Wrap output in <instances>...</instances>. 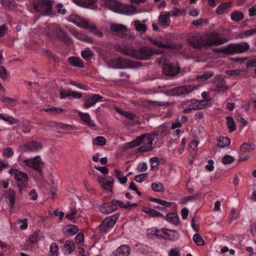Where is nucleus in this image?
Here are the masks:
<instances>
[{"mask_svg":"<svg viewBox=\"0 0 256 256\" xmlns=\"http://www.w3.org/2000/svg\"><path fill=\"white\" fill-rule=\"evenodd\" d=\"M228 40L222 36L220 34L212 32L200 37H196L191 42L194 48H198L211 44H221L228 42Z\"/></svg>","mask_w":256,"mask_h":256,"instance_id":"nucleus-1","label":"nucleus"},{"mask_svg":"<svg viewBox=\"0 0 256 256\" xmlns=\"http://www.w3.org/2000/svg\"><path fill=\"white\" fill-rule=\"evenodd\" d=\"M118 51L132 58L143 60L149 59L154 53L156 52L150 48L142 47L136 48L130 46H122L119 48Z\"/></svg>","mask_w":256,"mask_h":256,"instance_id":"nucleus-2","label":"nucleus"},{"mask_svg":"<svg viewBox=\"0 0 256 256\" xmlns=\"http://www.w3.org/2000/svg\"><path fill=\"white\" fill-rule=\"evenodd\" d=\"M159 66L162 68L163 72L168 76H174L178 74L180 68L177 63L174 60H172L166 56H162L157 60Z\"/></svg>","mask_w":256,"mask_h":256,"instance_id":"nucleus-3","label":"nucleus"},{"mask_svg":"<svg viewBox=\"0 0 256 256\" xmlns=\"http://www.w3.org/2000/svg\"><path fill=\"white\" fill-rule=\"evenodd\" d=\"M18 162L23 167L32 168L38 172H40L43 166V162L40 156H36L33 158H26L20 156H18Z\"/></svg>","mask_w":256,"mask_h":256,"instance_id":"nucleus-4","label":"nucleus"},{"mask_svg":"<svg viewBox=\"0 0 256 256\" xmlns=\"http://www.w3.org/2000/svg\"><path fill=\"white\" fill-rule=\"evenodd\" d=\"M9 173L14 177L20 191L27 186L28 179L26 173L15 168L10 169Z\"/></svg>","mask_w":256,"mask_h":256,"instance_id":"nucleus-5","label":"nucleus"},{"mask_svg":"<svg viewBox=\"0 0 256 256\" xmlns=\"http://www.w3.org/2000/svg\"><path fill=\"white\" fill-rule=\"evenodd\" d=\"M250 48L249 44L246 42L230 44L227 46L220 49V51L225 54L244 52Z\"/></svg>","mask_w":256,"mask_h":256,"instance_id":"nucleus-6","label":"nucleus"},{"mask_svg":"<svg viewBox=\"0 0 256 256\" xmlns=\"http://www.w3.org/2000/svg\"><path fill=\"white\" fill-rule=\"evenodd\" d=\"M52 2L49 0H40L34 4L36 10L40 12L44 15H50L51 14Z\"/></svg>","mask_w":256,"mask_h":256,"instance_id":"nucleus-7","label":"nucleus"},{"mask_svg":"<svg viewBox=\"0 0 256 256\" xmlns=\"http://www.w3.org/2000/svg\"><path fill=\"white\" fill-rule=\"evenodd\" d=\"M142 146L139 148V150L142 152H148L153 148L152 144L155 140L157 139L156 136L154 134L148 135L144 134Z\"/></svg>","mask_w":256,"mask_h":256,"instance_id":"nucleus-8","label":"nucleus"},{"mask_svg":"<svg viewBox=\"0 0 256 256\" xmlns=\"http://www.w3.org/2000/svg\"><path fill=\"white\" fill-rule=\"evenodd\" d=\"M97 180L104 190L112 191L114 182V179L112 177L99 176L97 177Z\"/></svg>","mask_w":256,"mask_h":256,"instance_id":"nucleus-9","label":"nucleus"},{"mask_svg":"<svg viewBox=\"0 0 256 256\" xmlns=\"http://www.w3.org/2000/svg\"><path fill=\"white\" fill-rule=\"evenodd\" d=\"M118 216L114 215L105 218L100 226V230L104 232H108L114 226Z\"/></svg>","mask_w":256,"mask_h":256,"instance_id":"nucleus-10","label":"nucleus"},{"mask_svg":"<svg viewBox=\"0 0 256 256\" xmlns=\"http://www.w3.org/2000/svg\"><path fill=\"white\" fill-rule=\"evenodd\" d=\"M141 12V10L132 4H122L119 14L130 16L138 14Z\"/></svg>","mask_w":256,"mask_h":256,"instance_id":"nucleus-11","label":"nucleus"},{"mask_svg":"<svg viewBox=\"0 0 256 256\" xmlns=\"http://www.w3.org/2000/svg\"><path fill=\"white\" fill-rule=\"evenodd\" d=\"M102 4L110 10L116 13H120L122 3L116 0H103Z\"/></svg>","mask_w":256,"mask_h":256,"instance_id":"nucleus-12","label":"nucleus"},{"mask_svg":"<svg viewBox=\"0 0 256 256\" xmlns=\"http://www.w3.org/2000/svg\"><path fill=\"white\" fill-rule=\"evenodd\" d=\"M213 83L216 88L210 89V91L212 92H222L227 89L224 80L222 79L220 76H217L214 78Z\"/></svg>","mask_w":256,"mask_h":256,"instance_id":"nucleus-13","label":"nucleus"},{"mask_svg":"<svg viewBox=\"0 0 256 256\" xmlns=\"http://www.w3.org/2000/svg\"><path fill=\"white\" fill-rule=\"evenodd\" d=\"M102 97L99 94H94L91 96L88 97L86 98L85 102L84 104V106L85 108H89L94 106L96 102L103 101L102 100Z\"/></svg>","mask_w":256,"mask_h":256,"instance_id":"nucleus-14","label":"nucleus"},{"mask_svg":"<svg viewBox=\"0 0 256 256\" xmlns=\"http://www.w3.org/2000/svg\"><path fill=\"white\" fill-rule=\"evenodd\" d=\"M130 250V248L128 245H122L113 252L110 256H128Z\"/></svg>","mask_w":256,"mask_h":256,"instance_id":"nucleus-15","label":"nucleus"},{"mask_svg":"<svg viewBox=\"0 0 256 256\" xmlns=\"http://www.w3.org/2000/svg\"><path fill=\"white\" fill-rule=\"evenodd\" d=\"M42 148L41 144L36 142H28L21 147V151L22 152L26 151H34L39 150Z\"/></svg>","mask_w":256,"mask_h":256,"instance_id":"nucleus-16","label":"nucleus"},{"mask_svg":"<svg viewBox=\"0 0 256 256\" xmlns=\"http://www.w3.org/2000/svg\"><path fill=\"white\" fill-rule=\"evenodd\" d=\"M61 248L64 254H70L75 249V244L72 240H66Z\"/></svg>","mask_w":256,"mask_h":256,"instance_id":"nucleus-17","label":"nucleus"},{"mask_svg":"<svg viewBox=\"0 0 256 256\" xmlns=\"http://www.w3.org/2000/svg\"><path fill=\"white\" fill-rule=\"evenodd\" d=\"M78 114L80 118V120L85 123L86 125L92 128L96 126L94 122L91 119L90 116L88 112H82L78 111Z\"/></svg>","mask_w":256,"mask_h":256,"instance_id":"nucleus-18","label":"nucleus"},{"mask_svg":"<svg viewBox=\"0 0 256 256\" xmlns=\"http://www.w3.org/2000/svg\"><path fill=\"white\" fill-rule=\"evenodd\" d=\"M150 42L159 48H172L173 46L170 44H164L162 41L161 38L160 37H150L148 38Z\"/></svg>","mask_w":256,"mask_h":256,"instance_id":"nucleus-19","label":"nucleus"},{"mask_svg":"<svg viewBox=\"0 0 256 256\" xmlns=\"http://www.w3.org/2000/svg\"><path fill=\"white\" fill-rule=\"evenodd\" d=\"M118 65L117 68L122 69V68H131L136 66L132 62L125 58H118Z\"/></svg>","mask_w":256,"mask_h":256,"instance_id":"nucleus-20","label":"nucleus"},{"mask_svg":"<svg viewBox=\"0 0 256 256\" xmlns=\"http://www.w3.org/2000/svg\"><path fill=\"white\" fill-rule=\"evenodd\" d=\"M78 6L89 8H94L96 0H72Z\"/></svg>","mask_w":256,"mask_h":256,"instance_id":"nucleus-21","label":"nucleus"},{"mask_svg":"<svg viewBox=\"0 0 256 256\" xmlns=\"http://www.w3.org/2000/svg\"><path fill=\"white\" fill-rule=\"evenodd\" d=\"M72 22L80 28H90L91 27L89 20L84 18L78 17Z\"/></svg>","mask_w":256,"mask_h":256,"instance_id":"nucleus-22","label":"nucleus"},{"mask_svg":"<svg viewBox=\"0 0 256 256\" xmlns=\"http://www.w3.org/2000/svg\"><path fill=\"white\" fill-rule=\"evenodd\" d=\"M78 231V228L77 226L73 224L66 225L62 228V232L66 236H72L74 235Z\"/></svg>","mask_w":256,"mask_h":256,"instance_id":"nucleus-23","label":"nucleus"},{"mask_svg":"<svg viewBox=\"0 0 256 256\" xmlns=\"http://www.w3.org/2000/svg\"><path fill=\"white\" fill-rule=\"evenodd\" d=\"M16 193L13 190H8L4 194V198L6 202L10 206L12 209L14 208L15 200H16Z\"/></svg>","mask_w":256,"mask_h":256,"instance_id":"nucleus-24","label":"nucleus"},{"mask_svg":"<svg viewBox=\"0 0 256 256\" xmlns=\"http://www.w3.org/2000/svg\"><path fill=\"white\" fill-rule=\"evenodd\" d=\"M156 232H162L166 234L168 238L172 240H174L178 237V234L176 230L162 228L160 230H156Z\"/></svg>","mask_w":256,"mask_h":256,"instance_id":"nucleus-25","label":"nucleus"},{"mask_svg":"<svg viewBox=\"0 0 256 256\" xmlns=\"http://www.w3.org/2000/svg\"><path fill=\"white\" fill-rule=\"evenodd\" d=\"M166 220L169 223L172 224L175 226L179 224V218L178 214L174 212L168 213L166 217Z\"/></svg>","mask_w":256,"mask_h":256,"instance_id":"nucleus-26","label":"nucleus"},{"mask_svg":"<svg viewBox=\"0 0 256 256\" xmlns=\"http://www.w3.org/2000/svg\"><path fill=\"white\" fill-rule=\"evenodd\" d=\"M170 13L166 12L158 17V21L162 26L166 28L170 25Z\"/></svg>","mask_w":256,"mask_h":256,"instance_id":"nucleus-27","label":"nucleus"},{"mask_svg":"<svg viewBox=\"0 0 256 256\" xmlns=\"http://www.w3.org/2000/svg\"><path fill=\"white\" fill-rule=\"evenodd\" d=\"M0 120H4L8 124H14L18 122L16 119L6 113H0Z\"/></svg>","mask_w":256,"mask_h":256,"instance_id":"nucleus-28","label":"nucleus"},{"mask_svg":"<svg viewBox=\"0 0 256 256\" xmlns=\"http://www.w3.org/2000/svg\"><path fill=\"white\" fill-rule=\"evenodd\" d=\"M214 75V72L212 71H207L204 72L202 74L196 75V78L198 82H202L212 78Z\"/></svg>","mask_w":256,"mask_h":256,"instance_id":"nucleus-29","label":"nucleus"},{"mask_svg":"<svg viewBox=\"0 0 256 256\" xmlns=\"http://www.w3.org/2000/svg\"><path fill=\"white\" fill-rule=\"evenodd\" d=\"M68 61L73 66L83 68L84 66L82 61L78 58L70 57L68 59Z\"/></svg>","mask_w":256,"mask_h":256,"instance_id":"nucleus-30","label":"nucleus"},{"mask_svg":"<svg viewBox=\"0 0 256 256\" xmlns=\"http://www.w3.org/2000/svg\"><path fill=\"white\" fill-rule=\"evenodd\" d=\"M110 29L112 32H123L126 30V26L122 24H112L110 26Z\"/></svg>","mask_w":256,"mask_h":256,"instance_id":"nucleus-31","label":"nucleus"},{"mask_svg":"<svg viewBox=\"0 0 256 256\" xmlns=\"http://www.w3.org/2000/svg\"><path fill=\"white\" fill-rule=\"evenodd\" d=\"M232 3L230 2L222 3L220 4L216 9V12L218 14H222L226 12L228 8L231 6Z\"/></svg>","mask_w":256,"mask_h":256,"instance_id":"nucleus-32","label":"nucleus"},{"mask_svg":"<svg viewBox=\"0 0 256 256\" xmlns=\"http://www.w3.org/2000/svg\"><path fill=\"white\" fill-rule=\"evenodd\" d=\"M143 211L148 215L154 217H164L162 214L150 208H144Z\"/></svg>","mask_w":256,"mask_h":256,"instance_id":"nucleus-33","label":"nucleus"},{"mask_svg":"<svg viewBox=\"0 0 256 256\" xmlns=\"http://www.w3.org/2000/svg\"><path fill=\"white\" fill-rule=\"evenodd\" d=\"M116 110L120 114H122V116H124V117H126V118L128 120H133L136 118V115L130 112L124 111L118 108H116Z\"/></svg>","mask_w":256,"mask_h":256,"instance_id":"nucleus-34","label":"nucleus"},{"mask_svg":"<svg viewBox=\"0 0 256 256\" xmlns=\"http://www.w3.org/2000/svg\"><path fill=\"white\" fill-rule=\"evenodd\" d=\"M144 136V135H141L140 136L137 138L136 140L127 144V146L129 148H134L138 146L140 144H142V140Z\"/></svg>","mask_w":256,"mask_h":256,"instance_id":"nucleus-35","label":"nucleus"},{"mask_svg":"<svg viewBox=\"0 0 256 256\" xmlns=\"http://www.w3.org/2000/svg\"><path fill=\"white\" fill-rule=\"evenodd\" d=\"M114 172L116 174V178L120 184H124L127 182L128 178L126 176H124L123 173L122 172L118 170H116Z\"/></svg>","mask_w":256,"mask_h":256,"instance_id":"nucleus-36","label":"nucleus"},{"mask_svg":"<svg viewBox=\"0 0 256 256\" xmlns=\"http://www.w3.org/2000/svg\"><path fill=\"white\" fill-rule=\"evenodd\" d=\"M230 140L227 137L220 138L218 140V146L220 148H224L226 146H229Z\"/></svg>","mask_w":256,"mask_h":256,"instance_id":"nucleus-37","label":"nucleus"},{"mask_svg":"<svg viewBox=\"0 0 256 256\" xmlns=\"http://www.w3.org/2000/svg\"><path fill=\"white\" fill-rule=\"evenodd\" d=\"M48 30H46V32L49 34H58L61 31L60 28L58 27V26L56 24H50L48 26Z\"/></svg>","mask_w":256,"mask_h":256,"instance_id":"nucleus-38","label":"nucleus"},{"mask_svg":"<svg viewBox=\"0 0 256 256\" xmlns=\"http://www.w3.org/2000/svg\"><path fill=\"white\" fill-rule=\"evenodd\" d=\"M106 143V140L103 136H98L92 140V144L98 146H104Z\"/></svg>","mask_w":256,"mask_h":256,"instance_id":"nucleus-39","label":"nucleus"},{"mask_svg":"<svg viewBox=\"0 0 256 256\" xmlns=\"http://www.w3.org/2000/svg\"><path fill=\"white\" fill-rule=\"evenodd\" d=\"M50 252L52 256H58L59 253L58 246L55 242L51 244L50 246Z\"/></svg>","mask_w":256,"mask_h":256,"instance_id":"nucleus-40","label":"nucleus"},{"mask_svg":"<svg viewBox=\"0 0 256 256\" xmlns=\"http://www.w3.org/2000/svg\"><path fill=\"white\" fill-rule=\"evenodd\" d=\"M244 18L243 14L238 11L232 12L231 14V18L232 20L235 22H238Z\"/></svg>","mask_w":256,"mask_h":256,"instance_id":"nucleus-41","label":"nucleus"},{"mask_svg":"<svg viewBox=\"0 0 256 256\" xmlns=\"http://www.w3.org/2000/svg\"><path fill=\"white\" fill-rule=\"evenodd\" d=\"M152 190L156 192H163L164 188L162 184L160 182H154L151 185Z\"/></svg>","mask_w":256,"mask_h":256,"instance_id":"nucleus-42","label":"nucleus"},{"mask_svg":"<svg viewBox=\"0 0 256 256\" xmlns=\"http://www.w3.org/2000/svg\"><path fill=\"white\" fill-rule=\"evenodd\" d=\"M195 102H198L196 100H192L190 101H188L186 102L185 105L186 106L188 110H199L198 108H196V107H198V104H196Z\"/></svg>","mask_w":256,"mask_h":256,"instance_id":"nucleus-43","label":"nucleus"},{"mask_svg":"<svg viewBox=\"0 0 256 256\" xmlns=\"http://www.w3.org/2000/svg\"><path fill=\"white\" fill-rule=\"evenodd\" d=\"M256 33V29L248 30L240 33V38H246Z\"/></svg>","mask_w":256,"mask_h":256,"instance_id":"nucleus-44","label":"nucleus"},{"mask_svg":"<svg viewBox=\"0 0 256 256\" xmlns=\"http://www.w3.org/2000/svg\"><path fill=\"white\" fill-rule=\"evenodd\" d=\"M196 88V87L194 86L188 85V86H184V88H176V90L182 91L184 93H190V92H192L193 90H194Z\"/></svg>","mask_w":256,"mask_h":256,"instance_id":"nucleus-45","label":"nucleus"},{"mask_svg":"<svg viewBox=\"0 0 256 256\" xmlns=\"http://www.w3.org/2000/svg\"><path fill=\"white\" fill-rule=\"evenodd\" d=\"M226 124L230 132H234L236 129L234 122L233 118L232 117L228 116L226 118Z\"/></svg>","mask_w":256,"mask_h":256,"instance_id":"nucleus-46","label":"nucleus"},{"mask_svg":"<svg viewBox=\"0 0 256 256\" xmlns=\"http://www.w3.org/2000/svg\"><path fill=\"white\" fill-rule=\"evenodd\" d=\"M198 102H195L197 104H198V107H196V108H198L199 109H202L204 108L206 106L209 105L210 104V99H206L202 100H197Z\"/></svg>","mask_w":256,"mask_h":256,"instance_id":"nucleus-47","label":"nucleus"},{"mask_svg":"<svg viewBox=\"0 0 256 256\" xmlns=\"http://www.w3.org/2000/svg\"><path fill=\"white\" fill-rule=\"evenodd\" d=\"M1 100L7 104H8L10 106H12L16 104L17 102L14 99L12 98H7L6 96H2Z\"/></svg>","mask_w":256,"mask_h":256,"instance_id":"nucleus-48","label":"nucleus"},{"mask_svg":"<svg viewBox=\"0 0 256 256\" xmlns=\"http://www.w3.org/2000/svg\"><path fill=\"white\" fill-rule=\"evenodd\" d=\"M193 240L198 246H202L204 244V240L198 234H195L194 235Z\"/></svg>","mask_w":256,"mask_h":256,"instance_id":"nucleus-49","label":"nucleus"},{"mask_svg":"<svg viewBox=\"0 0 256 256\" xmlns=\"http://www.w3.org/2000/svg\"><path fill=\"white\" fill-rule=\"evenodd\" d=\"M92 55L93 53L90 48H86L85 50L82 51L81 52V56L82 58L86 60H88L89 58L92 56Z\"/></svg>","mask_w":256,"mask_h":256,"instance_id":"nucleus-50","label":"nucleus"},{"mask_svg":"<svg viewBox=\"0 0 256 256\" xmlns=\"http://www.w3.org/2000/svg\"><path fill=\"white\" fill-rule=\"evenodd\" d=\"M100 210L102 213L106 214L112 212V210H111L109 204L102 205L100 208Z\"/></svg>","mask_w":256,"mask_h":256,"instance_id":"nucleus-51","label":"nucleus"},{"mask_svg":"<svg viewBox=\"0 0 256 256\" xmlns=\"http://www.w3.org/2000/svg\"><path fill=\"white\" fill-rule=\"evenodd\" d=\"M44 110L52 114H56L62 113L63 112L62 109L60 108L52 107L49 108L45 109Z\"/></svg>","mask_w":256,"mask_h":256,"instance_id":"nucleus-52","label":"nucleus"},{"mask_svg":"<svg viewBox=\"0 0 256 256\" xmlns=\"http://www.w3.org/2000/svg\"><path fill=\"white\" fill-rule=\"evenodd\" d=\"M134 26L137 30L145 31L146 26L144 24L142 23L140 20H136L134 22Z\"/></svg>","mask_w":256,"mask_h":256,"instance_id":"nucleus-53","label":"nucleus"},{"mask_svg":"<svg viewBox=\"0 0 256 256\" xmlns=\"http://www.w3.org/2000/svg\"><path fill=\"white\" fill-rule=\"evenodd\" d=\"M151 169L154 170L158 168L159 165V160L157 157H152L150 160Z\"/></svg>","mask_w":256,"mask_h":256,"instance_id":"nucleus-54","label":"nucleus"},{"mask_svg":"<svg viewBox=\"0 0 256 256\" xmlns=\"http://www.w3.org/2000/svg\"><path fill=\"white\" fill-rule=\"evenodd\" d=\"M148 178V174L146 173L141 174H138L134 177V180L138 182H142Z\"/></svg>","mask_w":256,"mask_h":256,"instance_id":"nucleus-55","label":"nucleus"},{"mask_svg":"<svg viewBox=\"0 0 256 256\" xmlns=\"http://www.w3.org/2000/svg\"><path fill=\"white\" fill-rule=\"evenodd\" d=\"M76 211L75 209H71L70 211L66 213V218L70 220H73L76 218Z\"/></svg>","mask_w":256,"mask_h":256,"instance_id":"nucleus-56","label":"nucleus"},{"mask_svg":"<svg viewBox=\"0 0 256 256\" xmlns=\"http://www.w3.org/2000/svg\"><path fill=\"white\" fill-rule=\"evenodd\" d=\"M234 158L230 155H225L222 160L224 164H229L234 161Z\"/></svg>","mask_w":256,"mask_h":256,"instance_id":"nucleus-57","label":"nucleus"},{"mask_svg":"<svg viewBox=\"0 0 256 256\" xmlns=\"http://www.w3.org/2000/svg\"><path fill=\"white\" fill-rule=\"evenodd\" d=\"M70 90L68 89H62L60 90V97L61 98H66L70 96Z\"/></svg>","mask_w":256,"mask_h":256,"instance_id":"nucleus-58","label":"nucleus"},{"mask_svg":"<svg viewBox=\"0 0 256 256\" xmlns=\"http://www.w3.org/2000/svg\"><path fill=\"white\" fill-rule=\"evenodd\" d=\"M14 152L10 148H7L3 151V156L4 157L8 158L14 154Z\"/></svg>","mask_w":256,"mask_h":256,"instance_id":"nucleus-59","label":"nucleus"},{"mask_svg":"<svg viewBox=\"0 0 256 256\" xmlns=\"http://www.w3.org/2000/svg\"><path fill=\"white\" fill-rule=\"evenodd\" d=\"M80 256H90L86 246H80L78 248Z\"/></svg>","mask_w":256,"mask_h":256,"instance_id":"nucleus-60","label":"nucleus"},{"mask_svg":"<svg viewBox=\"0 0 256 256\" xmlns=\"http://www.w3.org/2000/svg\"><path fill=\"white\" fill-rule=\"evenodd\" d=\"M94 168L96 170L100 171L102 174L106 175L108 173V169L106 166H95Z\"/></svg>","mask_w":256,"mask_h":256,"instance_id":"nucleus-61","label":"nucleus"},{"mask_svg":"<svg viewBox=\"0 0 256 256\" xmlns=\"http://www.w3.org/2000/svg\"><path fill=\"white\" fill-rule=\"evenodd\" d=\"M168 12L170 13V16H178L182 14V11L176 8H174L170 12Z\"/></svg>","mask_w":256,"mask_h":256,"instance_id":"nucleus-62","label":"nucleus"},{"mask_svg":"<svg viewBox=\"0 0 256 256\" xmlns=\"http://www.w3.org/2000/svg\"><path fill=\"white\" fill-rule=\"evenodd\" d=\"M118 64V58L112 59L108 64V67L115 68H117L116 66Z\"/></svg>","mask_w":256,"mask_h":256,"instance_id":"nucleus-63","label":"nucleus"},{"mask_svg":"<svg viewBox=\"0 0 256 256\" xmlns=\"http://www.w3.org/2000/svg\"><path fill=\"white\" fill-rule=\"evenodd\" d=\"M168 256H180L179 250L177 248H172L168 252Z\"/></svg>","mask_w":256,"mask_h":256,"instance_id":"nucleus-64","label":"nucleus"}]
</instances>
